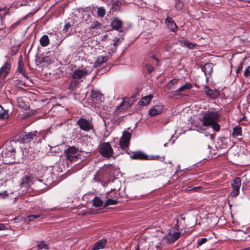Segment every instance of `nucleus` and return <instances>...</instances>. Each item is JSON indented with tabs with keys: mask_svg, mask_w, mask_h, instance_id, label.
I'll return each instance as SVG.
<instances>
[{
	"mask_svg": "<svg viewBox=\"0 0 250 250\" xmlns=\"http://www.w3.org/2000/svg\"><path fill=\"white\" fill-rule=\"evenodd\" d=\"M106 61H107V58L106 57L99 56L97 58L96 61L94 63V65L95 66V67L100 66L103 63L106 62Z\"/></svg>",
	"mask_w": 250,
	"mask_h": 250,
	"instance_id": "nucleus-25",
	"label": "nucleus"
},
{
	"mask_svg": "<svg viewBox=\"0 0 250 250\" xmlns=\"http://www.w3.org/2000/svg\"><path fill=\"white\" fill-rule=\"evenodd\" d=\"M102 24L99 21L93 22L91 25V29H101L102 27Z\"/></svg>",
	"mask_w": 250,
	"mask_h": 250,
	"instance_id": "nucleus-36",
	"label": "nucleus"
},
{
	"mask_svg": "<svg viewBox=\"0 0 250 250\" xmlns=\"http://www.w3.org/2000/svg\"><path fill=\"white\" fill-rule=\"evenodd\" d=\"M164 110L163 105H156L149 110V115L153 117L161 114Z\"/></svg>",
	"mask_w": 250,
	"mask_h": 250,
	"instance_id": "nucleus-11",
	"label": "nucleus"
},
{
	"mask_svg": "<svg viewBox=\"0 0 250 250\" xmlns=\"http://www.w3.org/2000/svg\"><path fill=\"white\" fill-rule=\"evenodd\" d=\"M121 5V2L117 0L113 2L112 8L115 11H117L120 9Z\"/></svg>",
	"mask_w": 250,
	"mask_h": 250,
	"instance_id": "nucleus-40",
	"label": "nucleus"
},
{
	"mask_svg": "<svg viewBox=\"0 0 250 250\" xmlns=\"http://www.w3.org/2000/svg\"><path fill=\"white\" fill-rule=\"evenodd\" d=\"M104 202L98 196H96L93 200L92 206L98 208L103 206Z\"/></svg>",
	"mask_w": 250,
	"mask_h": 250,
	"instance_id": "nucleus-27",
	"label": "nucleus"
},
{
	"mask_svg": "<svg viewBox=\"0 0 250 250\" xmlns=\"http://www.w3.org/2000/svg\"><path fill=\"white\" fill-rule=\"evenodd\" d=\"M213 65L212 63H207L202 68V70L204 72L207 80L209 78V77L211 76L213 71Z\"/></svg>",
	"mask_w": 250,
	"mask_h": 250,
	"instance_id": "nucleus-12",
	"label": "nucleus"
},
{
	"mask_svg": "<svg viewBox=\"0 0 250 250\" xmlns=\"http://www.w3.org/2000/svg\"><path fill=\"white\" fill-rule=\"evenodd\" d=\"M18 50H17L16 51H12V52H11V55H15L16 53L18 52Z\"/></svg>",
	"mask_w": 250,
	"mask_h": 250,
	"instance_id": "nucleus-56",
	"label": "nucleus"
},
{
	"mask_svg": "<svg viewBox=\"0 0 250 250\" xmlns=\"http://www.w3.org/2000/svg\"><path fill=\"white\" fill-rule=\"evenodd\" d=\"M20 21L17 22H16V23H14V24H13V26H16L17 25H18V24H19V23H20Z\"/></svg>",
	"mask_w": 250,
	"mask_h": 250,
	"instance_id": "nucleus-58",
	"label": "nucleus"
},
{
	"mask_svg": "<svg viewBox=\"0 0 250 250\" xmlns=\"http://www.w3.org/2000/svg\"><path fill=\"white\" fill-rule=\"evenodd\" d=\"M139 96L138 93H136L135 94H133L131 96V99L133 100V101H135L136 100L137 97Z\"/></svg>",
	"mask_w": 250,
	"mask_h": 250,
	"instance_id": "nucleus-52",
	"label": "nucleus"
},
{
	"mask_svg": "<svg viewBox=\"0 0 250 250\" xmlns=\"http://www.w3.org/2000/svg\"><path fill=\"white\" fill-rule=\"evenodd\" d=\"M33 177L31 176H24L22 179V182L21 185L27 184L29 185L33 183Z\"/></svg>",
	"mask_w": 250,
	"mask_h": 250,
	"instance_id": "nucleus-29",
	"label": "nucleus"
},
{
	"mask_svg": "<svg viewBox=\"0 0 250 250\" xmlns=\"http://www.w3.org/2000/svg\"><path fill=\"white\" fill-rule=\"evenodd\" d=\"M244 75L246 77L250 76V66H248L247 69L245 70Z\"/></svg>",
	"mask_w": 250,
	"mask_h": 250,
	"instance_id": "nucleus-45",
	"label": "nucleus"
},
{
	"mask_svg": "<svg viewBox=\"0 0 250 250\" xmlns=\"http://www.w3.org/2000/svg\"><path fill=\"white\" fill-rule=\"evenodd\" d=\"M115 191L116 190L115 189H111V191L110 192H108L106 193V194L107 196H110L111 198H114L115 196H114L113 195H110V194L113 192V191H114L115 193Z\"/></svg>",
	"mask_w": 250,
	"mask_h": 250,
	"instance_id": "nucleus-51",
	"label": "nucleus"
},
{
	"mask_svg": "<svg viewBox=\"0 0 250 250\" xmlns=\"http://www.w3.org/2000/svg\"><path fill=\"white\" fill-rule=\"evenodd\" d=\"M129 142L124 140L120 138L119 145L122 149H124L127 147L129 146Z\"/></svg>",
	"mask_w": 250,
	"mask_h": 250,
	"instance_id": "nucleus-33",
	"label": "nucleus"
},
{
	"mask_svg": "<svg viewBox=\"0 0 250 250\" xmlns=\"http://www.w3.org/2000/svg\"><path fill=\"white\" fill-rule=\"evenodd\" d=\"M165 23L168 28L172 32H175L178 28L174 21L171 18L167 17L165 20Z\"/></svg>",
	"mask_w": 250,
	"mask_h": 250,
	"instance_id": "nucleus-14",
	"label": "nucleus"
},
{
	"mask_svg": "<svg viewBox=\"0 0 250 250\" xmlns=\"http://www.w3.org/2000/svg\"><path fill=\"white\" fill-rule=\"evenodd\" d=\"M175 8L178 9L180 10L182 8L183 6V3L181 1H180L179 0H177L176 1V4H175Z\"/></svg>",
	"mask_w": 250,
	"mask_h": 250,
	"instance_id": "nucleus-42",
	"label": "nucleus"
},
{
	"mask_svg": "<svg viewBox=\"0 0 250 250\" xmlns=\"http://www.w3.org/2000/svg\"><path fill=\"white\" fill-rule=\"evenodd\" d=\"M8 193L7 191H4L0 192V197L3 199H4L8 197Z\"/></svg>",
	"mask_w": 250,
	"mask_h": 250,
	"instance_id": "nucleus-46",
	"label": "nucleus"
},
{
	"mask_svg": "<svg viewBox=\"0 0 250 250\" xmlns=\"http://www.w3.org/2000/svg\"><path fill=\"white\" fill-rule=\"evenodd\" d=\"M42 214H39L37 215H30L27 216L26 218V222H31L35 220L36 219L39 218L41 217Z\"/></svg>",
	"mask_w": 250,
	"mask_h": 250,
	"instance_id": "nucleus-35",
	"label": "nucleus"
},
{
	"mask_svg": "<svg viewBox=\"0 0 250 250\" xmlns=\"http://www.w3.org/2000/svg\"><path fill=\"white\" fill-rule=\"evenodd\" d=\"M40 42L42 46H46L49 44V39L47 35H43L40 40Z\"/></svg>",
	"mask_w": 250,
	"mask_h": 250,
	"instance_id": "nucleus-30",
	"label": "nucleus"
},
{
	"mask_svg": "<svg viewBox=\"0 0 250 250\" xmlns=\"http://www.w3.org/2000/svg\"><path fill=\"white\" fill-rule=\"evenodd\" d=\"M130 105H129V103L125 101H123L115 109L114 114L116 115H118L120 112L123 109L129 107Z\"/></svg>",
	"mask_w": 250,
	"mask_h": 250,
	"instance_id": "nucleus-19",
	"label": "nucleus"
},
{
	"mask_svg": "<svg viewBox=\"0 0 250 250\" xmlns=\"http://www.w3.org/2000/svg\"><path fill=\"white\" fill-rule=\"evenodd\" d=\"M87 74V72L85 70L83 69H76L73 72L72 74V77L74 79H80L83 78L84 76Z\"/></svg>",
	"mask_w": 250,
	"mask_h": 250,
	"instance_id": "nucleus-17",
	"label": "nucleus"
},
{
	"mask_svg": "<svg viewBox=\"0 0 250 250\" xmlns=\"http://www.w3.org/2000/svg\"><path fill=\"white\" fill-rule=\"evenodd\" d=\"M153 97L152 95L144 97L139 102V104L143 106L147 105L150 103Z\"/></svg>",
	"mask_w": 250,
	"mask_h": 250,
	"instance_id": "nucleus-21",
	"label": "nucleus"
},
{
	"mask_svg": "<svg viewBox=\"0 0 250 250\" xmlns=\"http://www.w3.org/2000/svg\"><path fill=\"white\" fill-rule=\"evenodd\" d=\"M150 57L153 59L154 60H156L157 62H159V60L156 58L155 55H152Z\"/></svg>",
	"mask_w": 250,
	"mask_h": 250,
	"instance_id": "nucleus-55",
	"label": "nucleus"
},
{
	"mask_svg": "<svg viewBox=\"0 0 250 250\" xmlns=\"http://www.w3.org/2000/svg\"><path fill=\"white\" fill-rule=\"evenodd\" d=\"M71 24L69 23H67L65 24V25L63 27V31H65V32H67L68 30L70 28Z\"/></svg>",
	"mask_w": 250,
	"mask_h": 250,
	"instance_id": "nucleus-48",
	"label": "nucleus"
},
{
	"mask_svg": "<svg viewBox=\"0 0 250 250\" xmlns=\"http://www.w3.org/2000/svg\"><path fill=\"white\" fill-rule=\"evenodd\" d=\"M130 158L134 160H157L159 156H151L150 157L141 151H137L135 152H128Z\"/></svg>",
	"mask_w": 250,
	"mask_h": 250,
	"instance_id": "nucleus-5",
	"label": "nucleus"
},
{
	"mask_svg": "<svg viewBox=\"0 0 250 250\" xmlns=\"http://www.w3.org/2000/svg\"><path fill=\"white\" fill-rule=\"evenodd\" d=\"M5 8H0V12L3 10ZM7 14V13H4L2 16L1 14H0V29H2L4 28V25L2 24L3 22V19L4 18V16Z\"/></svg>",
	"mask_w": 250,
	"mask_h": 250,
	"instance_id": "nucleus-39",
	"label": "nucleus"
},
{
	"mask_svg": "<svg viewBox=\"0 0 250 250\" xmlns=\"http://www.w3.org/2000/svg\"><path fill=\"white\" fill-rule=\"evenodd\" d=\"M177 82H178L177 79H174L171 80L168 83V88H171V86L172 85L176 84L177 83Z\"/></svg>",
	"mask_w": 250,
	"mask_h": 250,
	"instance_id": "nucleus-44",
	"label": "nucleus"
},
{
	"mask_svg": "<svg viewBox=\"0 0 250 250\" xmlns=\"http://www.w3.org/2000/svg\"><path fill=\"white\" fill-rule=\"evenodd\" d=\"M136 250H140L139 248V246H137V247H136Z\"/></svg>",
	"mask_w": 250,
	"mask_h": 250,
	"instance_id": "nucleus-59",
	"label": "nucleus"
},
{
	"mask_svg": "<svg viewBox=\"0 0 250 250\" xmlns=\"http://www.w3.org/2000/svg\"><path fill=\"white\" fill-rule=\"evenodd\" d=\"M203 91L209 97L215 99L219 96V93L216 89L213 90L208 85H205L203 88Z\"/></svg>",
	"mask_w": 250,
	"mask_h": 250,
	"instance_id": "nucleus-10",
	"label": "nucleus"
},
{
	"mask_svg": "<svg viewBox=\"0 0 250 250\" xmlns=\"http://www.w3.org/2000/svg\"><path fill=\"white\" fill-rule=\"evenodd\" d=\"M208 241V239L206 238H203L198 240V246H201Z\"/></svg>",
	"mask_w": 250,
	"mask_h": 250,
	"instance_id": "nucleus-41",
	"label": "nucleus"
},
{
	"mask_svg": "<svg viewBox=\"0 0 250 250\" xmlns=\"http://www.w3.org/2000/svg\"><path fill=\"white\" fill-rule=\"evenodd\" d=\"M40 48L39 47H38V48H37V49H38V50H37L38 55H41V54H40L41 51H40Z\"/></svg>",
	"mask_w": 250,
	"mask_h": 250,
	"instance_id": "nucleus-57",
	"label": "nucleus"
},
{
	"mask_svg": "<svg viewBox=\"0 0 250 250\" xmlns=\"http://www.w3.org/2000/svg\"><path fill=\"white\" fill-rule=\"evenodd\" d=\"M131 137V134L130 132H129L127 131H124L123 132V135L121 137V139L129 142L130 140Z\"/></svg>",
	"mask_w": 250,
	"mask_h": 250,
	"instance_id": "nucleus-32",
	"label": "nucleus"
},
{
	"mask_svg": "<svg viewBox=\"0 0 250 250\" xmlns=\"http://www.w3.org/2000/svg\"><path fill=\"white\" fill-rule=\"evenodd\" d=\"M123 39H121V38H119V39H117L116 40V41H115L113 43V45L114 46H117V45H119V42H121V41L122 40H123Z\"/></svg>",
	"mask_w": 250,
	"mask_h": 250,
	"instance_id": "nucleus-50",
	"label": "nucleus"
},
{
	"mask_svg": "<svg viewBox=\"0 0 250 250\" xmlns=\"http://www.w3.org/2000/svg\"><path fill=\"white\" fill-rule=\"evenodd\" d=\"M79 84L80 83L77 80L74 79L69 83L68 89L70 91H74L79 87Z\"/></svg>",
	"mask_w": 250,
	"mask_h": 250,
	"instance_id": "nucleus-23",
	"label": "nucleus"
},
{
	"mask_svg": "<svg viewBox=\"0 0 250 250\" xmlns=\"http://www.w3.org/2000/svg\"><path fill=\"white\" fill-rule=\"evenodd\" d=\"M242 135V128L239 126H236L233 129L232 136L234 137H238Z\"/></svg>",
	"mask_w": 250,
	"mask_h": 250,
	"instance_id": "nucleus-26",
	"label": "nucleus"
},
{
	"mask_svg": "<svg viewBox=\"0 0 250 250\" xmlns=\"http://www.w3.org/2000/svg\"><path fill=\"white\" fill-rule=\"evenodd\" d=\"M181 234V233L180 232H174L172 234L169 233L166 236L167 243L171 244L175 242L180 238Z\"/></svg>",
	"mask_w": 250,
	"mask_h": 250,
	"instance_id": "nucleus-13",
	"label": "nucleus"
},
{
	"mask_svg": "<svg viewBox=\"0 0 250 250\" xmlns=\"http://www.w3.org/2000/svg\"><path fill=\"white\" fill-rule=\"evenodd\" d=\"M77 124L79 125L81 129L85 131H89L93 128L91 122L89 120L83 118H80L77 122Z\"/></svg>",
	"mask_w": 250,
	"mask_h": 250,
	"instance_id": "nucleus-8",
	"label": "nucleus"
},
{
	"mask_svg": "<svg viewBox=\"0 0 250 250\" xmlns=\"http://www.w3.org/2000/svg\"><path fill=\"white\" fill-rule=\"evenodd\" d=\"M9 145L6 148L5 152L2 153V158L6 164H13L15 162V148L14 145L17 144L14 140H12L9 143Z\"/></svg>",
	"mask_w": 250,
	"mask_h": 250,
	"instance_id": "nucleus-2",
	"label": "nucleus"
},
{
	"mask_svg": "<svg viewBox=\"0 0 250 250\" xmlns=\"http://www.w3.org/2000/svg\"><path fill=\"white\" fill-rule=\"evenodd\" d=\"M118 202L116 200H114L111 198H108L105 202L104 207L106 208L109 205H117Z\"/></svg>",
	"mask_w": 250,
	"mask_h": 250,
	"instance_id": "nucleus-31",
	"label": "nucleus"
},
{
	"mask_svg": "<svg viewBox=\"0 0 250 250\" xmlns=\"http://www.w3.org/2000/svg\"><path fill=\"white\" fill-rule=\"evenodd\" d=\"M37 247L39 250H42L43 249L45 250L49 249L48 245L47 244H45L44 241H42L40 242V243L37 245Z\"/></svg>",
	"mask_w": 250,
	"mask_h": 250,
	"instance_id": "nucleus-38",
	"label": "nucleus"
},
{
	"mask_svg": "<svg viewBox=\"0 0 250 250\" xmlns=\"http://www.w3.org/2000/svg\"><path fill=\"white\" fill-rule=\"evenodd\" d=\"M50 60V59L48 56L44 57L42 58V62H46V61H48V60Z\"/></svg>",
	"mask_w": 250,
	"mask_h": 250,
	"instance_id": "nucleus-53",
	"label": "nucleus"
},
{
	"mask_svg": "<svg viewBox=\"0 0 250 250\" xmlns=\"http://www.w3.org/2000/svg\"><path fill=\"white\" fill-rule=\"evenodd\" d=\"M243 69V63H241L237 69V73H239Z\"/></svg>",
	"mask_w": 250,
	"mask_h": 250,
	"instance_id": "nucleus-49",
	"label": "nucleus"
},
{
	"mask_svg": "<svg viewBox=\"0 0 250 250\" xmlns=\"http://www.w3.org/2000/svg\"><path fill=\"white\" fill-rule=\"evenodd\" d=\"M107 243L106 239H102L98 241L93 246L92 250H99L104 248Z\"/></svg>",
	"mask_w": 250,
	"mask_h": 250,
	"instance_id": "nucleus-16",
	"label": "nucleus"
},
{
	"mask_svg": "<svg viewBox=\"0 0 250 250\" xmlns=\"http://www.w3.org/2000/svg\"><path fill=\"white\" fill-rule=\"evenodd\" d=\"M219 119L220 115L217 111H208L204 114L201 121L204 126H211L214 131L218 132L220 129V126L218 124Z\"/></svg>",
	"mask_w": 250,
	"mask_h": 250,
	"instance_id": "nucleus-1",
	"label": "nucleus"
},
{
	"mask_svg": "<svg viewBox=\"0 0 250 250\" xmlns=\"http://www.w3.org/2000/svg\"><path fill=\"white\" fill-rule=\"evenodd\" d=\"M18 103L19 104V106L24 109L27 110L29 109V105L28 104H27L25 102L23 101L22 98H19L17 99Z\"/></svg>",
	"mask_w": 250,
	"mask_h": 250,
	"instance_id": "nucleus-24",
	"label": "nucleus"
},
{
	"mask_svg": "<svg viewBox=\"0 0 250 250\" xmlns=\"http://www.w3.org/2000/svg\"><path fill=\"white\" fill-rule=\"evenodd\" d=\"M179 41L181 43V45L182 46L184 45L186 47H191L190 45H192L191 47H194L192 44L184 38H180Z\"/></svg>",
	"mask_w": 250,
	"mask_h": 250,
	"instance_id": "nucleus-34",
	"label": "nucleus"
},
{
	"mask_svg": "<svg viewBox=\"0 0 250 250\" xmlns=\"http://www.w3.org/2000/svg\"><path fill=\"white\" fill-rule=\"evenodd\" d=\"M105 14V10L103 7H100L98 8L97 10V15L98 17L103 18Z\"/></svg>",
	"mask_w": 250,
	"mask_h": 250,
	"instance_id": "nucleus-37",
	"label": "nucleus"
},
{
	"mask_svg": "<svg viewBox=\"0 0 250 250\" xmlns=\"http://www.w3.org/2000/svg\"><path fill=\"white\" fill-rule=\"evenodd\" d=\"M100 154L105 158H109L112 156L113 150L109 142L103 143L99 150Z\"/></svg>",
	"mask_w": 250,
	"mask_h": 250,
	"instance_id": "nucleus-4",
	"label": "nucleus"
},
{
	"mask_svg": "<svg viewBox=\"0 0 250 250\" xmlns=\"http://www.w3.org/2000/svg\"><path fill=\"white\" fill-rule=\"evenodd\" d=\"M8 110L4 109L0 105V120L5 119L8 117Z\"/></svg>",
	"mask_w": 250,
	"mask_h": 250,
	"instance_id": "nucleus-28",
	"label": "nucleus"
},
{
	"mask_svg": "<svg viewBox=\"0 0 250 250\" xmlns=\"http://www.w3.org/2000/svg\"><path fill=\"white\" fill-rule=\"evenodd\" d=\"M35 114L34 111H30L29 113H26L24 117V119H27L32 115H34Z\"/></svg>",
	"mask_w": 250,
	"mask_h": 250,
	"instance_id": "nucleus-47",
	"label": "nucleus"
},
{
	"mask_svg": "<svg viewBox=\"0 0 250 250\" xmlns=\"http://www.w3.org/2000/svg\"><path fill=\"white\" fill-rule=\"evenodd\" d=\"M64 153L67 159L70 162L77 161L80 155L78 148L75 146H68Z\"/></svg>",
	"mask_w": 250,
	"mask_h": 250,
	"instance_id": "nucleus-3",
	"label": "nucleus"
},
{
	"mask_svg": "<svg viewBox=\"0 0 250 250\" xmlns=\"http://www.w3.org/2000/svg\"><path fill=\"white\" fill-rule=\"evenodd\" d=\"M192 88V85L190 83H187L182 86L179 88L176 91L173 96L181 95L180 94H178V92L184 91L185 90L190 89Z\"/></svg>",
	"mask_w": 250,
	"mask_h": 250,
	"instance_id": "nucleus-22",
	"label": "nucleus"
},
{
	"mask_svg": "<svg viewBox=\"0 0 250 250\" xmlns=\"http://www.w3.org/2000/svg\"><path fill=\"white\" fill-rule=\"evenodd\" d=\"M146 68L148 73H151L154 70L153 66L150 64H147L146 65Z\"/></svg>",
	"mask_w": 250,
	"mask_h": 250,
	"instance_id": "nucleus-43",
	"label": "nucleus"
},
{
	"mask_svg": "<svg viewBox=\"0 0 250 250\" xmlns=\"http://www.w3.org/2000/svg\"><path fill=\"white\" fill-rule=\"evenodd\" d=\"M11 63L10 60H7L0 69V80H4L11 68Z\"/></svg>",
	"mask_w": 250,
	"mask_h": 250,
	"instance_id": "nucleus-9",
	"label": "nucleus"
},
{
	"mask_svg": "<svg viewBox=\"0 0 250 250\" xmlns=\"http://www.w3.org/2000/svg\"><path fill=\"white\" fill-rule=\"evenodd\" d=\"M5 229V226L3 224H0V230Z\"/></svg>",
	"mask_w": 250,
	"mask_h": 250,
	"instance_id": "nucleus-54",
	"label": "nucleus"
},
{
	"mask_svg": "<svg viewBox=\"0 0 250 250\" xmlns=\"http://www.w3.org/2000/svg\"><path fill=\"white\" fill-rule=\"evenodd\" d=\"M111 25L113 29L120 30L122 29L123 21L119 19L116 18L112 21Z\"/></svg>",
	"mask_w": 250,
	"mask_h": 250,
	"instance_id": "nucleus-18",
	"label": "nucleus"
},
{
	"mask_svg": "<svg viewBox=\"0 0 250 250\" xmlns=\"http://www.w3.org/2000/svg\"><path fill=\"white\" fill-rule=\"evenodd\" d=\"M17 71L19 72L22 75H23L24 77L26 78H28L26 74L25 73V71L24 69V64L21 59L19 60Z\"/></svg>",
	"mask_w": 250,
	"mask_h": 250,
	"instance_id": "nucleus-20",
	"label": "nucleus"
},
{
	"mask_svg": "<svg viewBox=\"0 0 250 250\" xmlns=\"http://www.w3.org/2000/svg\"><path fill=\"white\" fill-rule=\"evenodd\" d=\"M90 97L93 101L96 100L97 101L102 102L104 100L103 94L94 90H91Z\"/></svg>",
	"mask_w": 250,
	"mask_h": 250,
	"instance_id": "nucleus-15",
	"label": "nucleus"
},
{
	"mask_svg": "<svg viewBox=\"0 0 250 250\" xmlns=\"http://www.w3.org/2000/svg\"><path fill=\"white\" fill-rule=\"evenodd\" d=\"M39 133L37 131L33 132H25L19 136L18 140L21 143H29L33 140H36L38 137Z\"/></svg>",
	"mask_w": 250,
	"mask_h": 250,
	"instance_id": "nucleus-6",
	"label": "nucleus"
},
{
	"mask_svg": "<svg viewBox=\"0 0 250 250\" xmlns=\"http://www.w3.org/2000/svg\"><path fill=\"white\" fill-rule=\"evenodd\" d=\"M233 188L230 193L232 197H237L239 194L240 188L241 185V179L240 177H236L233 179L231 183Z\"/></svg>",
	"mask_w": 250,
	"mask_h": 250,
	"instance_id": "nucleus-7",
	"label": "nucleus"
},
{
	"mask_svg": "<svg viewBox=\"0 0 250 250\" xmlns=\"http://www.w3.org/2000/svg\"><path fill=\"white\" fill-rule=\"evenodd\" d=\"M244 250H250V248H248L245 249Z\"/></svg>",
	"mask_w": 250,
	"mask_h": 250,
	"instance_id": "nucleus-60",
	"label": "nucleus"
}]
</instances>
